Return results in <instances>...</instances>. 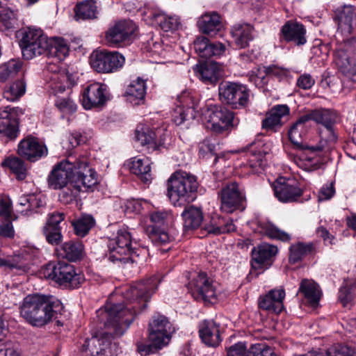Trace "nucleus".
I'll list each match as a JSON object with an SVG mask.
<instances>
[{
    "mask_svg": "<svg viewBox=\"0 0 356 356\" xmlns=\"http://www.w3.org/2000/svg\"><path fill=\"white\" fill-rule=\"evenodd\" d=\"M111 336L108 333H103L98 336H94L90 339H86L83 345L84 351H89L91 356H99L104 355L106 348L111 343Z\"/></svg>",
    "mask_w": 356,
    "mask_h": 356,
    "instance_id": "cd10ccee",
    "label": "nucleus"
},
{
    "mask_svg": "<svg viewBox=\"0 0 356 356\" xmlns=\"http://www.w3.org/2000/svg\"><path fill=\"white\" fill-rule=\"evenodd\" d=\"M18 155L29 161L35 162L48 154L47 146L31 135L24 138L17 146Z\"/></svg>",
    "mask_w": 356,
    "mask_h": 356,
    "instance_id": "dca6fc26",
    "label": "nucleus"
},
{
    "mask_svg": "<svg viewBox=\"0 0 356 356\" xmlns=\"http://www.w3.org/2000/svg\"><path fill=\"white\" fill-rule=\"evenodd\" d=\"M20 34L19 44L24 58L30 60L47 52L49 39L42 29L27 27L21 31Z\"/></svg>",
    "mask_w": 356,
    "mask_h": 356,
    "instance_id": "423d86ee",
    "label": "nucleus"
},
{
    "mask_svg": "<svg viewBox=\"0 0 356 356\" xmlns=\"http://www.w3.org/2000/svg\"><path fill=\"white\" fill-rule=\"evenodd\" d=\"M265 155L261 152H251L248 156V165L252 170V172L259 174L263 172L266 165Z\"/></svg>",
    "mask_w": 356,
    "mask_h": 356,
    "instance_id": "6e6d98bb",
    "label": "nucleus"
},
{
    "mask_svg": "<svg viewBox=\"0 0 356 356\" xmlns=\"http://www.w3.org/2000/svg\"><path fill=\"white\" fill-rule=\"evenodd\" d=\"M218 94L222 103L238 109L248 105L250 90L240 83L222 81L219 84Z\"/></svg>",
    "mask_w": 356,
    "mask_h": 356,
    "instance_id": "0eeeda50",
    "label": "nucleus"
},
{
    "mask_svg": "<svg viewBox=\"0 0 356 356\" xmlns=\"http://www.w3.org/2000/svg\"><path fill=\"white\" fill-rule=\"evenodd\" d=\"M298 293L302 294L307 302L312 307L318 305L321 296L318 285L312 280L309 279L301 280Z\"/></svg>",
    "mask_w": 356,
    "mask_h": 356,
    "instance_id": "2f4dec72",
    "label": "nucleus"
},
{
    "mask_svg": "<svg viewBox=\"0 0 356 356\" xmlns=\"http://www.w3.org/2000/svg\"><path fill=\"white\" fill-rule=\"evenodd\" d=\"M191 293L197 301L211 302L216 298V286L205 273H200L189 283Z\"/></svg>",
    "mask_w": 356,
    "mask_h": 356,
    "instance_id": "4468645a",
    "label": "nucleus"
},
{
    "mask_svg": "<svg viewBox=\"0 0 356 356\" xmlns=\"http://www.w3.org/2000/svg\"><path fill=\"white\" fill-rule=\"evenodd\" d=\"M307 114L310 121L313 120L317 124H322L327 129L330 140H336L334 125L337 122L338 115L335 111L321 108L309 111Z\"/></svg>",
    "mask_w": 356,
    "mask_h": 356,
    "instance_id": "b1692460",
    "label": "nucleus"
},
{
    "mask_svg": "<svg viewBox=\"0 0 356 356\" xmlns=\"http://www.w3.org/2000/svg\"><path fill=\"white\" fill-rule=\"evenodd\" d=\"M145 94V81L140 77L132 81L125 91L127 100L135 106L140 105L144 103Z\"/></svg>",
    "mask_w": 356,
    "mask_h": 356,
    "instance_id": "c85d7f7f",
    "label": "nucleus"
},
{
    "mask_svg": "<svg viewBox=\"0 0 356 356\" xmlns=\"http://www.w3.org/2000/svg\"><path fill=\"white\" fill-rule=\"evenodd\" d=\"M197 76L207 83L215 84L220 76L216 63H206L197 67Z\"/></svg>",
    "mask_w": 356,
    "mask_h": 356,
    "instance_id": "ea45409f",
    "label": "nucleus"
},
{
    "mask_svg": "<svg viewBox=\"0 0 356 356\" xmlns=\"http://www.w3.org/2000/svg\"><path fill=\"white\" fill-rule=\"evenodd\" d=\"M290 114V108L286 104H277L271 108L262 121V128L276 131L284 123V119Z\"/></svg>",
    "mask_w": 356,
    "mask_h": 356,
    "instance_id": "393cba45",
    "label": "nucleus"
},
{
    "mask_svg": "<svg viewBox=\"0 0 356 356\" xmlns=\"http://www.w3.org/2000/svg\"><path fill=\"white\" fill-rule=\"evenodd\" d=\"M136 30V25L132 20L118 21L106 31V41L110 46L118 47L129 40Z\"/></svg>",
    "mask_w": 356,
    "mask_h": 356,
    "instance_id": "f3484780",
    "label": "nucleus"
},
{
    "mask_svg": "<svg viewBox=\"0 0 356 356\" xmlns=\"http://www.w3.org/2000/svg\"><path fill=\"white\" fill-rule=\"evenodd\" d=\"M181 216L184 221L183 226L186 231L198 228L203 220L202 209L194 206L185 207Z\"/></svg>",
    "mask_w": 356,
    "mask_h": 356,
    "instance_id": "72a5a7b5",
    "label": "nucleus"
},
{
    "mask_svg": "<svg viewBox=\"0 0 356 356\" xmlns=\"http://www.w3.org/2000/svg\"><path fill=\"white\" fill-rule=\"evenodd\" d=\"M55 106L63 115H72L77 110V104L70 95L58 97L55 101Z\"/></svg>",
    "mask_w": 356,
    "mask_h": 356,
    "instance_id": "864d4df0",
    "label": "nucleus"
},
{
    "mask_svg": "<svg viewBox=\"0 0 356 356\" xmlns=\"http://www.w3.org/2000/svg\"><path fill=\"white\" fill-rule=\"evenodd\" d=\"M218 145L212 143L210 140L206 139L203 140L200 145L199 154L202 156H205L208 154L216 156L214 161L216 162L218 156H217V151L218 150Z\"/></svg>",
    "mask_w": 356,
    "mask_h": 356,
    "instance_id": "bf43d9fd",
    "label": "nucleus"
},
{
    "mask_svg": "<svg viewBox=\"0 0 356 356\" xmlns=\"http://www.w3.org/2000/svg\"><path fill=\"white\" fill-rule=\"evenodd\" d=\"M199 333L202 341L209 346H216L220 341L218 325L213 320L204 321Z\"/></svg>",
    "mask_w": 356,
    "mask_h": 356,
    "instance_id": "7c9ffc66",
    "label": "nucleus"
},
{
    "mask_svg": "<svg viewBox=\"0 0 356 356\" xmlns=\"http://www.w3.org/2000/svg\"><path fill=\"white\" fill-rule=\"evenodd\" d=\"M133 241L131 233L127 228L119 229L115 234L108 237V248L110 251L108 259L115 263L119 261L123 264L137 262L136 258L139 253Z\"/></svg>",
    "mask_w": 356,
    "mask_h": 356,
    "instance_id": "20e7f679",
    "label": "nucleus"
},
{
    "mask_svg": "<svg viewBox=\"0 0 356 356\" xmlns=\"http://www.w3.org/2000/svg\"><path fill=\"white\" fill-rule=\"evenodd\" d=\"M143 15L148 24L159 26L165 32L175 31L181 26L180 19L177 16L167 15L156 8H146Z\"/></svg>",
    "mask_w": 356,
    "mask_h": 356,
    "instance_id": "6ab92c4d",
    "label": "nucleus"
},
{
    "mask_svg": "<svg viewBox=\"0 0 356 356\" xmlns=\"http://www.w3.org/2000/svg\"><path fill=\"white\" fill-rule=\"evenodd\" d=\"M353 289L348 284L341 287L339 292V300L346 307L354 298Z\"/></svg>",
    "mask_w": 356,
    "mask_h": 356,
    "instance_id": "69168bd1",
    "label": "nucleus"
},
{
    "mask_svg": "<svg viewBox=\"0 0 356 356\" xmlns=\"http://www.w3.org/2000/svg\"><path fill=\"white\" fill-rule=\"evenodd\" d=\"M150 165L151 161L148 158L135 157L132 159L130 169L142 181L147 183L152 179Z\"/></svg>",
    "mask_w": 356,
    "mask_h": 356,
    "instance_id": "e433bc0d",
    "label": "nucleus"
},
{
    "mask_svg": "<svg viewBox=\"0 0 356 356\" xmlns=\"http://www.w3.org/2000/svg\"><path fill=\"white\" fill-rule=\"evenodd\" d=\"M163 130L158 129L156 131L148 127L136 129V138L142 146H146L148 149L155 150L165 144V134L161 136Z\"/></svg>",
    "mask_w": 356,
    "mask_h": 356,
    "instance_id": "a878e982",
    "label": "nucleus"
},
{
    "mask_svg": "<svg viewBox=\"0 0 356 356\" xmlns=\"http://www.w3.org/2000/svg\"><path fill=\"white\" fill-rule=\"evenodd\" d=\"M210 42L207 38L204 36L197 37L194 41V47L200 56L208 58V51Z\"/></svg>",
    "mask_w": 356,
    "mask_h": 356,
    "instance_id": "680f3d73",
    "label": "nucleus"
},
{
    "mask_svg": "<svg viewBox=\"0 0 356 356\" xmlns=\"http://www.w3.org/2000/svg\"><path fill=\"white\" fill-rule=\"evenodd\" d=\"M266 296L272 298L277 311H282L283 309V300L285 297V292L284 289H273L270 291Z\"/></svg>",
    "mask_w": 356,
    "mask_h": 356,
    "instance_id": "0e129e2a",
    "label": "nucleus"
},
{
    "mask_svg": "<svg viewBox=\"0 0 356 356\" xmlns=\"http://www.w3.org/2000/svg\"><path fill=\"white\" fill-rule=\"evenodd\" d=\"M76 165V160L72 161L65 159L57 163L53 167L47 177L49 188L58 190L66 186L72 180Z\"/></svg>",
    "mask_w": 356,
    "mask_h": 356,
    "instance_id": "ddd939ff",
    "label": "nucleus"
},
{
    "mask_svg": "<svg viewBox=\"0 0 356 356\" xmlns=\"http://www.w3.org/2000/svg\"><path fill=\"white\" fill-rule=\"evenodd\" d=\"M0 24L6 31H13L18 26L17 13L2 1H0Z\"/></svg>",
    "mask_w": 356,
    "mask_h": 356,
    "instance_id": "58836bf2",
    "label": "nucleus"
},
{
    "mask_svg": "<svg viewBox=\"0 0 356 356\" xmlns=\"http://www.w3.org/2000/svg\"><path fill=\"white\" fill-rule=\"evenodd\" d=\"M314 248V245L312 243H298L296 244L291 245L289 248V261L292 264L297 263L304 257L311 253Z\"/></svg>",
    "mask_w": 356,
    "mask_h": 356,
    "instance_id": "09e8293b",
    "label": "nucleus"
},
{
    "mask_svg": "<svg viewBox=\"0 0 356 356\" xmlns=\"http://www.w3.org/2000/svg\"><path fill=\"white\" fill-rule=\"evenodd\" d=\"M149 238L156 246L165 245L172 241V238L163 229L152 227L149 233Z\"/></svg>",
    "mask_w": 356,
    "mask_h": 356,
    "instance_id": "4d7b16f0",
    "label": "nucleus"
},
{
    "mask_svg": "<svg viewBox=\"0 0 356 356\" xmlns=\"http://www.w3.org/2000/svg\"><path fill=\"white\" fill-rule=\"evenodd\" d=\"M17 108L6 106L0 108V134H3L10 140L15 139L18 136Z\"/></svg>",
    "mask_w": 356,
    "mask_h": 356,
    "instance_id": "4be33fe9",
    "label": "nucleus"
},
{
    "mask_svg": "<svg viewBox=\"0 0 356 356\" xmlns=\"http://www.w3.org/2000/svg\"><path fill=\"white\" fill-rule=\"evenodd\" d=\"M311 127L310 120L307 114L305 113L299 117L297 120L291 124L288 131V136L290 141L298 148L307 150L311 154H315L317 152L323 151L324 147L322 145L307 146L304 145L302 143V140L307 136Z\"/></svg>",
    "mask_w": 356,
    "mask_h": 356,
    "instance_id": "9b49d317",
    "label": "nucleus"
},
{
    "mask_svg": "<svg viewBox=\"0 0 356 356\" xmlns=\"http://www.w3.org/2000/svg\"><path fill=\"white\" fill-rule=\"evenodd\" d=\"M338 27L342 32L350 33L352 31L353 20L355 17L351 6H344L337 13Z\"/></svg>",
    "mask_w": 356,
    "mask_h": 356,
    "instance_id": "a19ab883",
    "label": "nucleus"
},
{
    "mask_svg": "<svg viewBox=\"0 0 356 356\" xmlns=\"http://www.w3.org/2000/svg\"><path fill=\"white\" fill-rule=\"evenodd\" d=\"M43 232L49 243L57 245L61 241L60 228H44Z\"/></svg>",
    "mask_w": 356,
    "mask_h": 356,
    "instance_id": "e2e57ef3",
    "label": "nucleus"
},
{
    "mask_svg": "<svg viewBox=\"0 0 356 356\" xmlns=\"http://www.w3.org/2000/svg\"><path fill=\"white\" fill-rule=\"evenodd\" d=\"M97 13V8L94 0L82 1L75 8V17L77 20L95 18Z\"/></svg>",
    "mask_w": 356,
    "mask_h": 356,
    "instance_id": "37998d69",
    "label": "nucleus"
},
{
    "mask_svg": "<svg viewBox=\"0 0 356 356\" xmlns=\"http://www.w3.org/2000/svg\"><path fill=\"white\" fill-rule=\"evenodd\" d=\"M62 308L61 302L52 296L40 293L26 296L19 305L20 316L29 325L41 327L50 323Z\"/></svg>",
    "mask_w": 356,
    "mask_h": 356,
    "instance_id": "f03ea898",
    "label": "nucleus"
},
{
    "mask_svg": "<svg viewBox=\"0 0 356 356\" xmlns=\"http://www.w3.org/2000/svg\"><path fill=\"white\" fill-rule=\"evenodd\" d=\"M198 188L194 175L184 171H176L168 179L167 195L175 207H181L195 200Z\"/></svg>",
    "mask_w": 356,
    "mask_h": 356,
    "instance_id": "7ed1b4c3",
    "label": "nucleus"
},
{
    "mask_svg": "<svg viewBox=\"0 0 356 356\" xmlns=\"http://www.w3.org/2000/svg\"><path fill=\"white\" fill-rule=\"evenodd\" d=\"M58 190L61 191L58 195L59 200L64 204L72 202L81 192L80 186L73 183L72 179L66 186L58 188Z\"/></svg>",
    "mask_w": 356,
    "mask_h": 356,
    "instance_id": "3c124183",
    "label": "nucleus"
},
{
    "mask_svg": "<svg viewBox=\"0 0 356 356\" xmlns=\"http://www.w3.org/2000/svg\"><path fill=\"white\" fill-rule=\"evenodd\" d=\"M236 229L233 221L231 219H225L218 216L213 217L209 224L205 225V230L209 234L219 235L229 233Z\"/></svg>",
    "mask_w": 356,
    "mask_h": 356,
    "instance_id": "4c0bfd02",
    "label": "nucleus"
},
{
    "mask_svg": "<svg viewBox=\"0 0 356 356\" xmlns=\"http://www.w3.org/2000/svg\"><path fill=\"white\" fill-rule=\"evenodd\" d=\"M204 115L211 123V128L217 133L227 131L234 125V113L224 106H210Z\"/></svg>",
    "mask_w": 356,
    "mask_h": 356,
    "instance_id": "a211bd4d",
    "label": "nucleus"
},
{
    "mask_svg": "<svg viewBox=\"0 0 356 356\" xmlns=\"http://www.w3.org/2000/svg\"><path fill=\"white\" fill-rule=\"evenodd\" d=\"M65 214L60 212L49 213L44 228H60V223L64 220Z\"/></svg>",
    "mask_w": 356,
    "mask_h": 356,
    "instance_id": "338daca9",
    "label": "nucleus"
},
{
    "mask_svg": "<svg viewBox=\"0 0 356 356\" xmlns=\"http://www.w3.org/2000/svg\"><path fill=\"white\" fill-rule=\"evenodd\" d=\"M73 183L80 186L81 192L87 191L97 183V173L88 166V159L81 157L76 160V165L72 177Z\"/></svg>",
    "mask_w": 356,
    "mask_h": 356,
    "instance_id": "412c9836",
    "label": "nucleus"
},
{
    "mask_svg": "<svg viewBox=\"0 0 356 356\" xmlns=\"http://www.w3.org/2000/svg\"><path fill=\"white\" fill-rule=\"evenodd\" d=\"M75 84L71 76L67 74L54 75L50 83L49 87L51 92L57 95L65 91L66 88L70 90V87Z\"/></svg>",
    "mask_w": 356,
    "mask_h": 356,
    "instance_id": "c03bdc74",
    "label": "nucleus"
},
{
    "mask_svg": "<svg viewBox=\"0 0 356 356\" xmlns=\"http://www.w3.org/2000/svg\"><path fill=\"white\" fill-rule=\"evenodd\" d=\"M298 165L307 171H311L318 168L319 159L315 155H302Z\"/></svg>",
    "mask_w": 356,
    "mask_h": 356,
    "instance_id": "052dcab7",
    "label": "nucleus"
},
{
    "mask_svg": "<svg viewBox=\"0 0 356 356\" xmlns=\"http://www.w3.org/2000/svg\"><path fill=\"white\" fill-rule=\"evenodd\" d=\"M107 100V86L98 82L88 85L83 90L80 97V102L83 107L86 110L102 106Z\"/></svg>",
    "mask_w": 356,
    "mask_h": 356,
    "instance_id": "aec40b11",
    "label": "nucleus"
},
{
    "mask_svg": "<svg viewBox=\"0 0 356 356\" xmlns=\"http://www.w3.org/2000/svg\"><path fill=\"white\" fill-rule=\"evenodd\" d=\"M3 165L8 166L15 173L17 178L23 180L26 178V168L24 162L18 157H11L5 159Z\"/></svg>",
    "mask_w": 356,
    "mask_h": 356,
    "instance_id": "603ef678",
    "label": "nucleus"
},
{
    "mask_svg": "<svg viewBox=\"0 0 356 356\" xmlns=\"http://www.w3.org/2000/svg\"><path fill=\"white\" fill-rule=\"evenodd\" d=\"M179 105L174 109L172 120L176 125H181L184 122L193 120L196 116L194 103L190 97L189 92H184L177 97Z\"/></svg>",
    "mask_w": 356,
    "mask_h": 356,
    "instance_id": "5701e85b",
    "label": "nucleus"
},
{
    "mask_svg": "<svg viewBox=\"0 0 356 356\" xmlns=\"http://www.w3.org/2000/svg\"><path fill=\"white\" fill-rule=\"evenodd\" d=\"M62 255L69 261H76L83 256V246L79 242L68 241L61 247Z\"/></svg>",
    "mask_w": 356,
    "mask_h": 356,
    "instance_id": "a18cd8bd",
    "label": "nucleus"
},
{
    "mask_svg": "<svg viewBox=\"0 0 356 356\" xmlns=\"http://www.w3.org/2000/svg\"><path fill=\"white\" fill-rule=\"evenodd\" d=\"M147 331L149 341H152L155 346L164 348L169 344L175 327L166 316L154 314L149 322Z\"/></svg>",
    "mask_w": 356,
    "mask_h": 356,
    "instance_id": "6e6552de",
    "label": "nucleus"
},
{
    "mask_svg": "<svg viewBox=\"0 0 356 356\" xmlns=\"http://www.w3.org/2000/svg\"><path fill=\"white\" fill-rule=\"evenodd\" d=\"M227 356H250V351L248 352L244 343L238 342L227 349Z\"/></svg>",
    "mask_w": 356,
    "mask_h": 356,
    "instance_id": "774afa93",
    "label": "nucleus"
},
{
    "mask_svg": "<svg viewBox=\"0 0 356 356\" xmlns=\"http://www.w3.org/2000/svg\"><path fill=\"white\" fill-rule=\"evenodd\" d=\"M7 267L9 269H24L22 258L19 256L2 257V251L0 250V267Z\"/></svg>",
    "mask_w": 356,
    "mask_h": 356,
    "instance_id": "13d9d810",
    "label": "nucleus"
},
{
    "mask_svg": "<svg viewBox=\"0 0 356 356\" xmlns=\"http://www.w3.org/2000/svg\"><path fill=\"white\" fill-rule=\"evenodd\" d=\"M48 54L57 58L64 60L69 54L70 46L68 42L62 38H52L49 40Z\"/></svg>",
    "mask_w": 356,
    "mask_h": 356,
    "instance_id": "c9c22d12",
    "label": "nucleus"
},
{
    "mask_svg": "<svg viewBox=\"0 0 356 356\" xmlns=\"http://www.w3.org/2000/svg\"><path fill=\"white\" fill-rule=\"evenodd\" d=\"M125 62L118 51H96L90 56L91 67L98 72L113 73L121 69Z\"/></svg>",
    "mask_w": 356,
    "mask_h": 356,
    "instance_id": "9d476101",
    "label": "nucleus"
},
{
    "mask_svg": "<svg viewBox=\"0 0 356 356\" xmlns=\"http://www.w3.org/2000/svg\"><path fill=\"white\" fill-rule=\"evenodd\" d=\"M261 229V232L270 238L280 240L283 242H288L291 240V236L288 233L271 222L263 223Z\"/></svg>",
    "mask_w": 356,
    "mask_h": 356,
    "instance_id": "8fccbe9b",
    "label": "nucleus"
},
{
    "mask_svg": "<svg viewBox=\"0 0 356 356\" xmlns=\"http://www.w3.org/2000/svg\"><path fill=\"white\" fill-rule=\"evenodd\" d=\"M278 252L277 246L268 243H262L254 247L252 250V257L258 266L270 265L272 259Z\"/></svg>",
    "mask_w": 356,
    "mask_h": 356,
    "instance_id": "c756f323",
    "label": "nucleus"
},
{
    "mask_svg": "<svg viewBox=\"0 0 356 356\" xmlns=\"http://www.w3.org/2000/svg\"><path fill=\"white\" fill-rule=\"evenodd\" d=\"M282 38L287 42H293L296 45L306 43V30L302 24L289 21L281 29Z\"/></svg>",
    "mask_w": 356,
    "mask_h": 356,
    "instance_id": "bb28decb",
    "label": "nucleus"
},
{
    "mask_svg": "<svg viewBox=\"0 0 356 356\" xmlns=\"http://www.w3.org/2000/svg\"><path fill=\"white\" fill-rule=\"evenodd\" d=\"M334 61L343 73L356 74V38L346 41L337 49Z\"/></svg>",
    "mask_w": 356,
    "mask_h": 356,
    "instance_id": "2eb2a0df",
    "label": "nucleus"
},
{
    "mask_svg": "<svg viewBox=\"0 0 356 356\" xmlns=\"http://www.w3.org/2000/svg\"><path fill=\"white\" fill-rule=\"evenodd\" d=\"M160 282L158 276L134 284L123 292L124 303L107 305L97 311V316L106 327L113 328L115 337L122 336L134 320L135 315L147 307V303Z\"/></svg>",
    "mask_w": 356,
    "mask_h": 356,
    "instance_id": "f257e3e1",
    "label": "nucleus"
},
{
    "mask_svg": "<svg viewBox=\"0 0 356 356\" xmlns=\"http://www.w3.org/2000/svg\"><path fill=\"white\" fill-rule=\"evenodd\" d=\"M200 31L207 35H215L222 27L220 16L216 13H205L198 21Z\"/></svg>",
    "mask_w": 356,
    "mask_h": 356,
    "instance_id": "f704fd0d",
    "label": "nucleus"
},
{
    "mask_svg": "<svg viewBox=\"0 0 356 356\" xmlns=\"http://www.w3.org/2000/svg\"><path fill=\"white\" fill-rule=\"evenodd\" d=\"M26 83L22 78L8 86L3 92V97L8 101L14 102L21 98L26 92Z\"/></svg>",
    "mask_w": 356,
    "mask_h": 356,
    "instance_id": "79ce46f5",
    "label": "nucleus"
},
{
    "mask_svg": "<svg viewBox=\"0 0 356 356\" xmlns=\"http://www.w3.org/2000/svg\"><path fill=\"white\" fill-rule=\"evenodd\" d=\"M22 66V61L16 59H11L0 65V82L4 83L13 78L20 71Z\"/></svg>",
    "mask_w": 356,
    "mask_h": 356,
    "instance_id": "49530a36",
    "label": "nucleus"
},
{
    "mask_svg": "<svg viewBox=\"0 0 356 356\" xmlns=\"http://www.w3.org/2000/svg\"><path fill=\"white\" fill-rule=\"evenodd\" d=\"M95 221L92 216L85 215L72 222L74 234L79 237L86 236L91 228L95 225Z\"/></svg>",
    "mask_w": 356,
    "mask_h": 356,
    "instance_id": "de8ad7c7",
    "label": "nucleus"
},
{
    "mask_svg": "<svg viewBox=\"0 0 356 356\" xmlns=\"http://www.w3.org/2000/svg\"><path fill=\"white\" fill-rule=\"evenodd\" d=\"M220 210L232 213L237 210H243L245 196L238 184L232 181L225 184L218 192Z\"/></svg>",
    "mask_w": 356,
    "mask_h": 356,
    "instance_id": "1a4fd4ad",
    "label": "nucleus"
},
{
    "mask_svg": "<svg viewBox=\"0 0 356 356\" xmlns=\"http://www.w3.org/2000/svg\"><path fill=\"white\" fill-rule=\"evenodd\" d=\"M253 27L248 24H238L232 26L231 33L236 46L243 49L253 39Z\"/></svg>",
    "mask_w": 356,
    "mask_h": 356,
    "instance_id": "473e14b6",
    "label": "nucleus"
},
{
    "mask_svg": "<svg viewBox=\"0 0 356 356\" xmlns=\"http://www.w3.org/2000/svg\"><path fill=\"white\" fill-rule=\"evenodd\" d=\"M150 220L154 224L152 227L168 226L172 220L173 216L170 211H157L151 213Z\"/></svg>",
    "mask_w": 356,
    "mask_h": 356,
    "instance_id": "5fc2aeb1",
    "label": "nucleus"
},
{
    "mask_svg": "<svg viewBox=\"0 0 356 356\" xmlns=\"http://www.w3.org/2000/svg\"><path fill=\"white\" fill-rule=\"evenodd\" d=\"M274 195L283 203L298 202L303 195L300 182L293 178L280 177L273 185Z\"/></svg>",
    "mask_w": 356,
    "mask_h": 356,
    "instance_id": "f8f14e48",
    "label": "nucleus"
},
{
    "mask_svg": "<svg viewBox=\"0 0 356 356\" xmlns=\"http://www.w3.org/2000/svg\"><path fill=\"white\" fill-rule=\"evenodd\" d=\"M43 273L45 277L68 288H77L85 280L84 275L74 266L65 261L47 264Z\"/></svg>",
    "mask_w": 356,
    "mask_h": 356,
    "instance_id": "39448f33",
    "label": "nucleus"
}]
</instances>
